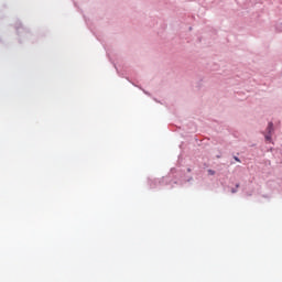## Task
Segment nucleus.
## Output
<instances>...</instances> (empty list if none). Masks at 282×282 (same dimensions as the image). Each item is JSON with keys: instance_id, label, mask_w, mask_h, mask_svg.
<instances>
[{"instance_id": "0eeeda50", "label": "nucleus", "mask_w": 282, "mask_h": 282, "mask_svg": "<svg viewBox=\"0 0 282 282\" xmlns=\"http://www.w3.org/2000/svg\"><path fill=\"white\" fill-rule=\"evenodd\" d=\"M143 94H145V96H151V94H149L147 90H143Z\"/></svg>"}, {"instance_id": "39448f33", "label": "nucleus", "mask_w": 282, "mask_h": 282, "mask_svg": "<svg viewBox=\"0 0 282 282\" xmlns=\"http://www.w3.org/2000/svg\"><path fill=\"white\" fill-rule=\"evenodd\" d=\"M234 160H235L236 162H241V159H239V156H234Z\"/></svg>"}, {"instance_id": "9d476101", "label": "nucleus", "mask_w": 282, "mask_h": 282, "mask_svg": "<svg viewBox=\"0 0 282 282\" xmlns=\"http://www.w3.org/2000/svg\"><path fill=\"white\" fill-rule=\"evenodd\" d=\"M187 173H191V167L187 169Z\"/></svg>"}, {"instance_id": "6e6552de", "label": "nucleus", "mask_w": 282, "mask_h": 282, "mask_svg": "<svg viewBox=\"0 0 282 282\" xmlns=\"http://www.w3.org/2000/svg\"><path fill=\"white\" fill-rule=\"evenodd\" d=\"M276 30H278V32H282V29H281V28H280V29H279V28H276Z\"/></svg>"}, {"instance_id": "f8f14e48", "label": "nucleus", "mask_w": 282, "mask_h": 282, "mask_svg": "<svg viewBox=\"0 0 282 282\" xmlns=\"http://www.w3.org/2000/svg\"><path fill=\"white\" fill-rule=\"evenodd\" d=\"M217 158H221L220 155H217Z\"/></svg>"}, {"instance_id": "423d86ee", "label": "nucleus", "mask_w": 282, "mask_h": 282, "mask_svg": "<svg viewBox=\"0 0 282 282\" xmlns=\"http://www.w3.org/2000/svg\"><path fill=\"white\" fill-rule=\"evenodd\" d=\"M237 191H238V189H237L236 187H232V188H231V193H232V194L237 193Z\"/></svg>"}, {"instance_id": "7ed1b4c3", "label": "nucleus", "mask_w": 282, "mask_h": 282, "mask_svg": "<svg viewBox=\"0 0 282 282\" xmlns=\"http://www.w3.org/2000/svg\"><path fill=\"white\" fill-rule=\"evenodd\" d=\"M264 139L267 140V142H272V134L267 133V134L264 135Z\"/></svg>"}, {"instance_id": "9b49d317", "label": "nucleus", "mask_w": 282, "mask_h": 282, "mask_svg": "<svg viewBox=\"0 0 282 282\" xmlns=\"http://www.w3.org/2000/svg\"><path fill=\"white\" fill-rule=\"evenodd\" d=\"M15 30H20V28H19V26H17V28H15Z\"/></svg>"}, {"instance_id": "f03ea898", "label": "nucleus", "mask_w": 282, "mask_h": 282, "mask_svg": "<svg viewBox=\"0 0 282 282\" xmlns=\"http://www.w3.org/2000/svg\"><path fill=\"white\" fill-rule=\"evenodd\" d=\"M267 133L271 135L274 133V123L272 121H270L267 126Z\"/></svg>"}, {"instance_id": "20e7f679", "label": "nucleus", "mask_w": 282, "mask_h": 282, "mask_svg": "<svg viewBox=\"0 0 282 282\" xmlns=\"http://www.w3.org/2000/svg\"><path fill=\"white\" fill-rule=\"evenodd\" d=\"M208 175H215V170H207Z\"/></svg>"}, {"instance_id": "f257e3e1", "label": "nucleus", "mask_w": 282, "mask_h": 282, "mask_svg": "<svg viewBox=\"0 0 282 282\" xmlns=\"http://www.w3.org/2000/svg\"><path fill=\"white\" fill-rule=\"evenodd\" d=\"M186 182H191V178L186 177L185 174L181 175V178L178 181H175L174 184H186Z\"/></svg>"}, {"instance_id": "1a4fd4ad", "label": "nucleus", "mask_w": 282, "mask_h": 282, "mask_svg": "<svg viewBox=\"0 0 282 282\" xmlns=\"http://www.w3.org/2000/svg\"><path fill=\"white\" fill-rule=\"evenodd\" d=\"M239 186H240V185H239V183H237V184H236V188L238 189V188H239Z\"/></svg>"}]
</instances>
